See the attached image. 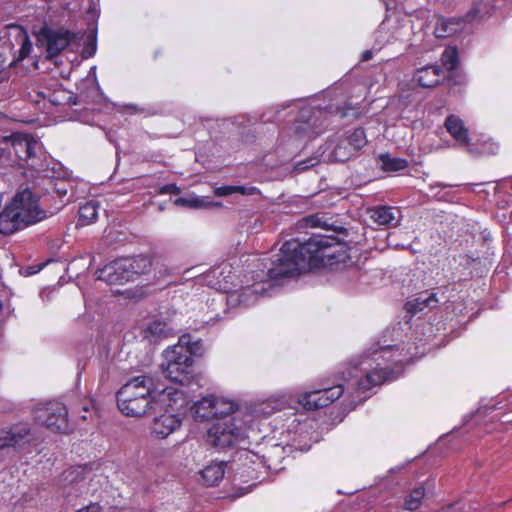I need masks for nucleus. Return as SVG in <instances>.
Wrapping results in <instances>:
<instances>
[{
  "label": "nucleus",
  "mask_w": 512,
  "mask_h": 512,
  "mask_svg": "<svg viewBox=\"0 0 512 512\" xmlns=\"http://www.w3.org/2000/svg\"><path fill=\"white\" fill-rule=\"evenodd\" d=\"M77 38L76 34L68 30H46L43 32L41 40H45L47 56L52 58L59 55Z\"/></svg>",
  "instance_id": "obj_20"
},
{
  "label": "nucleus",
  "mask_w": 512,
  "mask_h": 512,
  "mask_svg": "<svg viewBox=\"0 0 512 512\" xmlns=\"http://www.w3.org/2000/svg\"><path fill=\"white\" fill-rule=\"evenodd\" d=\"M368 214L373 223L385 227L397 226L402 218L399 208L386 205L374 206Z\"/></svg>",
  "instance_id": "obj_21"
},
{
  "label": "nucleus",
  "mask_w": 512,
  "mask_h": 512,
  "mask_svg": "<svg viewBox=\"0 0 512 512\" xmlns=\"http://www.w3.org/2000/svg\"><path fill=\"white\" fill-rule=\"evenodd\" d=\"M332 106L321 108L318 105H305L300 108L294 123V132L298 138H313L324 130Z\"/></svg>",
  "instance_id": "obj_11"
},
{
  "label": "nucleus",
  "mask_w": 512,
  "mask_h": 512,
  "mask_svg": "<svg viewBox=\"0 0 512 512\" xmlns=\"http://www.w3.org/2000/svg\"><path fill=\"white\" fill-rule=\"evenodd\" d=\"M15 32L16 41L20 44L19 55L17 60H23L32 51V43L29 39L27 32L20 26H11Z\"/></svg>",
  "instance_id": "obj_31"
},
{
  "label": "nucleus",
  "mask_w": 512,
  "mask_h": 512,
  "mask_svg": "<svg viewBox=\"0 0 512 512\" xmlns=\"http://www.w3.org/2000/svg\"><path fill=\"white\" fill-rule=\"evenodd\" d=\"M147 332L149 336L154 339V341H158L167 338L170 333V329L166 323L161 321H154L149 325Z\"/></svg>",
  "instance_id": "obj_36"
},
{
  "label": "nucleus",
  "mask_w": 512,
  "mask_h": 512,
  "mask_svg": "<svg viewBox=\"0 0 512 512\" xmlns=\"http://www.w3.org/2000/svg\"><path fill=\"white\" fill-rule=\"evenodd\" d=\"M233 280L232 265L228 262H222L202 274L197 281L228 295L232 289Z\"/></svg>",
  "instance_id": "obj_17"
},
{
  "label": "nucleus",
  "mask_w": 512,
  "mask_h": 512,
  "mask_svg": "<svg viewBox=\"0 0 512 512\" xmlns=\"http://www.w3.org/2000/svg\"><path fill=\"white\" fill-rule=\"evenodd\" d=\"M63 175L64 171L61 165L49 160L47 165L43 167V171L37 172L35 176L37 185L47 194H56L62 205L69 202V199L64 200V198L72 188L71 182L65 179Z\"/></svg>",
  "instance_id": "obj_12"
},
{
  "label": "nucleus",
  "mask_w": 512,
  "mask_h": 512,
  "mask_svg": "<svg viewBox=\"0 0 512 512\" xmlns=\"http://www.w3.org/2000/svg\"><path fill=\"white\" fill-rule=\"evenodd\" d=\"M492 7L486 2H478L475 4V6L467 13L465 18H450L447 20H441L436 28H435V34L436 37L442 38V37H449L452 36L459 31H461L464 26H462L463 22H472L477 17L483 18L486 15L490 13V10Z\"/></svg>",
  "instance_id": "obj_16"
},
{
  "label": "nucleus",
  "mask_w": 512,
  "mask_h": 512,
  "mask_svg": "<svg viewBox=\"0 0 512 512\" xmlns=\"http://www.w3.org/2000/svg\"><path fill=\"white\" fill-rule=\"evenodd\" d=\"M55 88H45L37 92V98L34 99L36 103H40L42 100H48L51 104L59 106L66 105L72 101L73 95L70 91L55 83Z\"/></svg>",
  "instance_id": "obj_22"
},
{
  "label": "nucleus",
  "mask_w": 512,
  "mask_h": 512,
  "mask_svg": "<svg viewBox=\"0 0 512 512\" xmlns=\"http://www.w3.org/2000/svg\"><path fill=\"white\" fill-rule=\"evenodd\" d=\"M355 150L350 146L345 138L339 139L332 150L331 157L338 162H344L355 154Z\"/></svg>",
  "instance_id": "obj_32"
},
{
  "label": "nucleus",
  "mask_w": 512,
  "mask_h": 512,
  "mask_svg": "<svg viewBox=\"0 0 512 512\" xmlns=\"http://www.w3.org/2000/svg\"><path fill=\"white\" fill-rule=\"evenodd\" d=\"M186 403V397L182 391V401L173 406L164 405L158 406L156 412H163L158 416H155L152 424V433L158 438H166L175 430H177L182 423L179 411L184 407Z\"/></svg>",
  "instance_id": "obj_14"
},
{
  "label": "nucleus",
  "mask_w": 512,
  "mask_h": 512,
  "mask_svg": "<svg viewBox=\"0 0 512 512\" xmlns=\"http://www.w3.org/2000/svg\"><path fill=\"white\" fill-rule=\"evenodd\" d=\"M2 309V303L0 302V310Z\"/></svg>",
  "instance_id": "obj_52"
},
{
  "label": "nucleus",
  "mask_w": 512,
  "mask_h": 512,
  "mask_svg": "<svg viewBox=\"0 0 512 512\" xmlns=\"http://www.w3.org/2000/svg\"><path fill=\"white\" fill-rule=\"evenodd\" d=\"M345 391L343 384L338 383L331 385L330 383H322L318 388H314L310 391L296 394H278L277 396H283L287 400L288 407L292 398H295L297 402L307 410H314L322 407H326L339 399Z\"/></svg>",
  "instance_id": "obj_10"
},
{
  "label": "nucleus",
  "mask_w": 512,
  "mask_h": 512,
  "mask_svg": "<svg viewBox=\"0 0 512 512\" xmlns=\"http://www.w3.org/2000/svg\"><path fill=\"white\" fill-rule=\"evenodd\" d=\"M283 396H271L253 407V412H238L233 417L217 420L207 432V441L214 447L223 449L233 446L247 437V432L255 426L256 417H268L286 408Z\"/></svg>",
  "instance_id": "obj_3"
},
{
  "label": "nucleus",
  "mask_w": 512,
  "mask_h": 512,
  "mask_svg": "<svg viewBox=\"0 0 512 512\" xmlns=\"http://www.w3.org/2000/svg\"><path fill=\"white\" fill-rule=\"evenodd\" d=\"M35 435L29 424L18 423L0 432V459L5 458L11 449L20 450L31 443Z\"/></svg>",
  "instance_id": "obj_15"
},
{
  "label": "nucleus",
  "mask_w": 512,
  "mask_h": 512,
  "mask_svg": "<svg viewBox=\"0 0 512 512\" xmlns=\"http://www.w3.org/2000/svg\"><path fill=\"white\" fill-rule=\"evenodd\" d=\"M34 418L54 433H68L71 430L67 408L58 401H50L37 407Z\"/></svg>",
  "instance_id": "obj_13"
},
{
  "label": "nucleus",
  "mask_w": 512,
  "mask_h": 512,
  "mask_svg": "<svg viewBox=\"0 0 512 512\" xmlns=\"http://www.w3.org/2000/svg\"><path fill=\"white\" fill-rule=\"evenodd\" d=\"M225 469L222 462H211L199 472L198 481L206 486L217 485L224 477Z\"/></svg>",
  "instance_id": "obj_24"
},
{
  "label": "nucleus",
  "mask_w": 512,
  "mask_h": 512,
  "mask_svg": "<svg viewBox=\"0 0 512 512\" xmlns=\"http://www.w3.org/2000/svg\"><path fill=\"white\" fill-rule=\"evenodd\" d=\"M443 66L451 71L456 68L458 64V52L455 47L446 48L441 56Z\"/></svg>",
  "instance_id": "obj_37"
},
{
  "label": "nucleus",
  "mask_w": 512,
  "mask_h": 512,
  "mask_svg": "<svg viewBox=\"0 0 512 512\" xmlns=\"http://www.w3.org/2000/svg\"><path fill=\"white\" fill-rule=\"evenodd\" d=\"M8 141V154L14 153L19 161L25 163L27 167L35 173L43 171V167L49 161L42 151V145L33 136L26 133H13Z\"/></svg>",
  "instance_id": "obj_8"
},
{
  "label": "nucleus",
  "mask_w": 512,
  "mask_h": 512,
  "mask_svg": "<svg viewBox=\"0 0 512 512\" xmlns=\"http://www.w3.org/2000/svg\"><path fill=\"white\" fill-rule=\"evenodd\" d=\"M345 139L349 141L350 146L355 152L359 151L367 144L366 134L362 128L354 129Z\"/></svg>",
  "instance_id": "obj_35"
},
{
  "label": "nucleus",
  "mask_w": 512,
  "mask_h": 512,
  "mask_svg": "<svg viewBox=\"0 0 512 512\" xmlns=\"http://www.w3.org/2000/svg\"><path fill=\"white\" fill-rule=\"evenodd\" d=\"M252 119L248 116L241 115L234 117L232 124H236L238 126H245L246 123H251Z\"/></svg>",
  "instance_id": "obj_44"
},
{
  "label": "nucleus",
  "mask_w": 512,
  "mask_h": 512,
  "mask_svg": "<svg viewBox=\"0 0 512 512\" xmlns=\"http://www.w3.org/2000/svg\"><path fill=\"white\" fill-rule=\"evenodd\" d=\"M337 111L341 113V116H345L347 115V112L346 111H340L339 108H337Z\"/></svg>",
  "instance_id": "obj_49"
},
{
  "label": "nucleus",
  "mask_w": 512,
  "mask_h": 512,
  "mask_svg": "<svg viewBox=\"0 0 512 512\" xmlns=\"http://www.w3.org/2000/svg\"><path fill=\"white\" fill-rule=\"evenodd\" d=\"M296 449H299L300 451H308L310 449V445H305V446H296V445H293Z\"/></svg>",
  "instance_id": "obj_48"
},
{
  "label": "nucleus",
  "mask_w": 512,
  "mask_h": 512,
  "mask_svg": "<svg viewBox=\"0 0 512 512\" xmlns=\"http://www.w3.org/2000/svg\"><path fill=\"white\" fill-rule=\"evenodd\" d=\"M425 488L420 486L416 487L410 491V493L404 499V509L408 511H413L418 509L422 500L425 497Z\"/></svg>",
  "instance_id": "obj_34"
},
{
  "label": "nucleus",
  "mask_w": 512,
  "mask_h": 512,
  "mask_svg": "<svg viewBox=\"0 0 512 512\" xmlns=\"http://www.w3.org/2000/svg\"><path fill=\"white\" fill-rule=\"evenodd\" d=\"M155 398L117 399V405L126 416L141 417L156 411L158 406H173L182 401V390L165 387L157 392Z\"/></svg>",
  "instance_id": "obj_7"
},
{
  "label": "nucleus",
  "mask_w": 512,
  "mask_h": 512,
  "mask_svg": "<svg viewBox=\"0 0 512 512\" xmlns=\"http://www.w3.org/2000/svg\"><path fill=\"white\" fill-rule=\"evenodd\" d=\"M99 203L95 200H89L79 206L78 224L86 226L94 223L98 218Z\"/></svg>",
  "instance_id": "obj_28"
},
{
  "label": "nucleus",
  "mask_w": 512,
  "mask_h": 512,
  "mask_svg": "<svg viewBox=\"0 0 512 512\" xmlns=\"http://www.w3.org/2000/svg\"><path fill=\"white\" fill-rule=\"evenodd\" d=\"M95 68H96V67H92V68H91L92 73H95Z\"/></svg>",
  "instance_id": "obj_50"
},
{
  "label": "nucleus",
  "mask_w": 512,
  "mask_h": 512,
  "mask_svg": "<svg viewBox=\"0 0 512 512\" xmlns=\"http://www.w3.org/2000/svg\"><path fill=\"white\" fill-rule=\"evenodd\" d=\"M160 390L155 387L151 377L140 375L129 380L121 387L117 393V399L155 398V394Z\"/></svg>",
  "instance_id": "obj_18"
},
{
  "label": "nucleus",
  "mask_w": 512,
  "mask_h": 512,
  "mask_svg": "<svg viewBox=\"0 0 512 512\" xmlns=\"http://www.w3.org/2000/svg\"><path fill=\"white\" fill-rule=\"evenodd\" d=\"M204 345L201 339H193L190 334L179 337L178 343L163 352L161 369L166 378L182 385L189 382L193 370L192 356H201Z\"/></svg>",
  "instance_id": "obj_4"
},
{
  "label": "nucleus",
  "mask_w": 512,
  "mask_h": 512,
  "mask_svg": "<svg viewBox=\"0 0 512 512\" xmlns=\"http://www.w3.org/2000/svg\"><path fill=\"white\" fill-rule=\"evenodd\" d=\"M381 167L387 172H397L408 167V161L402 158L391 157L389 154L379 156Z\"/></svg>",
  "instance_id": "obj_33"
},
{
  "label": "nucleus",
  "mask_w": 512,
  "mask_h": 512,
  "mask_svg": "<svg viewBox=\"0 0 512 512\" xmlns=\"http://www.w3.org/2000/svg\"><path fill=\"white\" fill-rule=\"evenodd\" d=\"M76 512H102V507L98 503H90L89 505L78 509Z\"/></svg>",
  "instance_id": "obj_43"
},
{
  "label": "nucleus",
  "mask_w": 512,
  "mask_h": 512,
  "mask_svg": "<svg viewBox=\"0 0 512 512\" xmlns=\"http://www.w3.org/2000/svg\"><path fill=\"white\" fill-rule=\"evenodd\" d=\"M46 212L29 189L18 192L12 202L0 213V233L15 231L43 220Z\"/></svg>",
  "instance_id": "obj_5"
},
{
  "label": "nucleus",
  "mask_w": 512,
  "mask_h": 512,
  "mask_svg": "<svg viewBox=\"0 0 512 512\" xmlns=\"http://www.w3.org/2000/svg\"><path fill=\"white\" fill-rule=\"evenodd\" d=\"M445 127L451 136L460 144L468 145V130L463 121L456 115H450L445 120Z\"/></svg>",
  "instance_id": "obj_25"
},
{
  "label": "nucleus",
  "mask_w": 512,
  "mask_h": 512,
  "mask_svg": "<svg viewBox=\"0 0 512 512\" xmlns=\"http://www.w3.org/2000/svg\"><path fill=\"white\" fill-rule=\"evenodd\" d=\"M213 405V419L217 420L226 417H233L236 413L242 412L241 410L236 409L237 406L233 401L214 395ZM246 412H248V410ZM249 412H253V408L249 410Z\"/></svg>",
  "instance_id": "obj_27"
},
{
  "label": "nucleus",
  "mask_w": 512,
  "mask_h": 512,
  "mask_svg": "<svg viewBox=\"0 0 512 512\" xmlns=\"http://www.w3.org/2000/svg\"><path fill=\"white\" fill-rule=\"evenodd\" d=\"M131 273L127 259L120 258L98 269L96 271V277L98 280L104 281L110 285L123 284L132 281Z\"/></svg>",
  "instance_id": "obj_19"
},
{
  "label": "nucleus",
  "mask_w": 512,
  "mask_h": 512,
  "mask_svg": "<svg viewBox=\"0 0 512 512\" xmlns=\"http://www.w3.org/2000/svg\"><path fill=\"white\" fill-rule=\"evenodd\" d=\"M320 162L318 157H309L305 160L299 161L295 164L297 172H303L309 168L316 166Z\"/></svg>",
  "instance_id": "obj_39"
},
{
  "label": "nucleus",
  "mask_w": 512,
  "mask_h": 512,
  "mask_svg": "<svg viewBox=\"0 0 512 512\" xmlns=\"http://www.w3.org/2000/svg\"><path fill=\"white\" fill-rule=\"evenodd\" d=\"M373 57V50H365L361 55V61H368Z\"/></svg>",
  "instance_id": "obj_47"
},
{
  "label": "nucleus",
  "mask_w": 512,
  "mask_h": 512,
  "mask_svg": "<svg viewBox=\"0 0 512 512\" xmlns=\"http://www.w3.org/2000/svg\"><path fill=\"white\" fill-rule=\"evenodd\" d=\"M406 354L399 346H378L351 362L342 372L346 389L367 391L395 378L393 365L407 362Z\"/></svg>",
  "instance_id": "obj_2"
},
{
  "label": "nucleus",
  "mask_w": 512,
  "mask_h": 512,
  "mask_svg": "<svg viewBox=\"0 0 512 512\" xmlns=\"http://www.w3.org/2000/svg\"><path fill=\"white\" fill-rule=\"evenodd\" d=\"M439 300L435 293L420 294L415 299L409 300L405 304L407 312L416 314L425 309H432L437 306Z\"/></svg>",
  "instance_id": "obj_26"
},
{
  "label": "nucleus",
  "mask_w": 512,
  "mask_h": 512,
  "mask_svg": "<svg viewBox=\"0 0 512 512\" xmlns=\"http://www.w3.org/2000/svg\"><path fill=\"white\" fill-rule=\"evenodd\" d=\"M96 50H97L96 35L94 33H91L87 37V40L84 44L81 55L83 58L88 59L95 55Z\"/></svg>",
  "instance_id": "obj_38"
},
{
  "label": "nucleus",
  "mask_w": 512,
  "mask_h": 512,
  "mask_svg": "<svg viewBox=\"0 0 512 512\" xmlns=\"http://www.w3.org/2000/svg\"><path fill=\"white\" fill-rule=\"evenodd\" d=\"M235 193V185H224L215 189V195L217 196H229Z\"/></svg>",
  "instance_id": "obj_40"
},
{
  "label": "nucleus",
  "mask_w": 512,
  "mask_h": 512,
  "mask_svg": "<svg viewBox=\"0 0 512 512\" xmlns=\"http://www.w3.org/2000/svg\"><path fill=\"white\" fill-rule=\"evenodd\" d=\"M95 68H96V67H92V68H91L92 73H95Z\"/></svg>",
  "instance_id": "obj_51"
},
{
  "label": "nucleus",
  "mask_w": 512,
  "mask_h": 512,
  "mask_svg": "<svg viewBox=\"0 0 512 512\" xmlns=\"http://www.w3.org/2000/svg\"><path fill=\"white\" fill-rule=\"evenodd\" d=\"M349 259L347 245L334 235L313 234L304 240L293 238L282 245L270 275L294 276L306 267H333L346 264Z\"/></svg>",
  "instance_id": "obj_1"
},
{
  "label": "nucleus",
  "mask_w": 512,
  "mask_h": 512,
  "mask_svg": "<svg viewBox=\"0 0 512 512\" xmlns=\"http://www.w3.org/2000/svg\"><path fill=\"white\" fill-rule=\"evenodd\" d=\"M305 223L310 227H320L322 225V221L318 215H310L306 217Z\"/></svg>",
  "instance_id": "obj_42"
},
{
  "label": "nucleus",
  "mask_w": 512,
  "mask_h": 512,
  "mask_svg": "<svg viewBox=\"0 0 512 512\" xmlns=\"http://www.w3.org/2000/svg\"><path fill=\"white\" fill-rule=\"evenodd\" d=\"M4 147L0 146V160L5 158L8 154V141L5 139L4 141Z\"/></svg>",
  "instance_id": "obj_46"
},
{
  "label": "nucleus",
  "mask_w": 512,
  "mask_h": 512,
  "mask_svg": "<svg viewBox=\"0 0 512 512\" xmlns=\"http://www.w3.org/2000/svg\"><path fill=\"white\" fill-rule=\"evenodd\" d=\"M276 260L272 262V266L268 269V271L257 273L253 275L251 278L253 280L252 284H246L242 286L238 290H232L226 295L225 299L227 305L230 307L236 306H244L248 307L253 305L260 299L261 297L270 296V291L274 287L275 281L280 278H284L285 276H277L272 277L270 275V270L274 267V263Z\"/></svg>",
  "instance_id": "obj_6"
},
{
  "label": "nucleus",
  "mask_w": 512,
  "mask_h": 512,
  "mask_svg": "<svg viewBox=\"0 0 512 512\" xmlns=\"http://www.w3.org/2000/svg\"><path fill=\"white\" fill-rule=\"evenodd\" d=\"M176 203H185L187 204L189 207H193V208H197V207H201L203 206V200H200L198 198H195V199H184V198H179L177 199Z\"/></svg>",
  "instance_id": "obj_41"
},
{
  "label": "nucleus",
  "mask_w": 512,
  "mask_h": 512,
  "mask_svg": "<svg viewBox=\"0 0 512 512\" xmlns=\"http://www.w3.org/2000/svg\"><path fill=\"white\" fill-rule=\"evenodd\" d=\"M443 70L438 65H427L418 69L414 75L415 81L422 87H434L440 82Z\"/></svg>",
  "instance_id": "obj_23"
},
{
  "label": "nucleus",
  "mask_w": 512,
  "mask_h": 512,
  "mask_svg": "<svg viewBox=\"0 0 512 512\" xmlns=\"http://www.w3.org/2000/svg\"><path fill=\"white\" fill-rule=\"evenodd\" d=\"M285 447L275 445L263 455L250 450H243L239 453V460L242 462V474L247 473L251 480H258L262 470H279L280 460L284 458ZM244 476V475H241Z\"/></svg>",
  "instance_id": "obj_9"
},
{
  "label": "nucleus",
  "mask_w": 512,
  "mask_h": 512,
  "mask_svg": "<svg viewBox=\"0 0 512 512\" xmlns=\"http://www.w3.org/2000/svg\"><path fill=\"white\" fill-rule=\"evenodd\" d=\"M256 190L255 187H246V186H236L235 185V193H240L242 195L252 194Z\"/></svg>",
  "instance_id": "obj_45"
},
{
  "label": "nucleus",
  "mask_w": 512,
  "mask_h": 512,
  "mask_svg": "<svg viewBox=\"0 0 512 512\" xmlns=\"http://www.w3.org/2000/svg\"><path fill=\"white\" fill-rule=\"evenodd\" d=\"M511 218H512V212H511Z\"/></svg>",
  "instance_id": "obj_53"
},
{
  "label": "nucleus",
  "mask_w": 512,
  "mask_h": 512,
  "mask_svg": "<svg viewBox=\"0 0 512 512\" xmlns=\"http://www.w3.org/2000/svg\"><path fill=\"white\" fill-rule=\"evenodd\" d=\"M126 259L128 262L129 270L132 272V280H134L136 276L148 273L151 269L152 262L148 256L139 255L134 258L128 257Z\"/></svg>",
  "instance_id": "obj_30"
},
{
  "label": "nucleus",
  "mask_w": 512,
  "mask_h": 512,
  "mask_svg": "<svg viewBox=\"0 0 512 512\" xmlns=\"http://www.w3.org/2000/svg\"><path fill=\"white\" fill-rule=\"evenodd\" d=\"M213 395L205 396L194 403L193 414L196 420L213 419Z\"/></svg>",
  "instance_id": "obj_29"
}]
</instances>
